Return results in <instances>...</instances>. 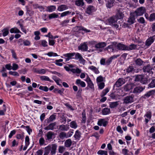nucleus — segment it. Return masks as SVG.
<instances>
[{
    "label": "nucleus",
    "mask_w": 155,
    "mask_h": 155,
    "mask_svg": "<svg viewBox=\"0 0 155 155\" xmlns=\"http://www.w3.org/2000/svg\"><path fill=\"white\" fill-rule=\"evenodd\" d=\"M108 24L109 25L113 26L116 28L119 27V25L117 24V18L114 16L110 17L107 20Z\"/></svg>",
    "instance_id": "f257e3e1"
},
{
    "label": "nucleus",
    "mask_w": 155,
    "mask_h": 155,
    "mask_svg": "<svg viewBox=\"0 0 155 155\" xmlns=\"http://www.w3.org/2000/svg\"><path fill=\"white\" fill-rule=\"evenodd\" d=\"M146 12V9L144 7H141L137 8L134 12L136 16H140L143 15Z\"/></svg>",
    "instance_id": "f03ea898"
},
{
    "label": "nucleus",
    "mask_w": 155,
    "mask_h": 155,
    "mask_svg": "<svg viewBox=\"0 0 155 155\" xmlns=\"http://www.w3.org/2000/svg\"><path fill=\"white\" fill-rule=\"evenodd\" d=\"M153 69V68L149 64L144 66L143 68V72L148 73L150 76H151L153 74V72L152 71Z\"/></svg>",
    "instance_id": "7ed1b4c3"
},
{
    "label": "nucleus",
    "mask_w": 155,
    "mask_h": 155,
    "mask_svg": "<svg viewBox=\"0 0 155 155\" xmlns=\"http://www.w3.org/2000/svg\"><path fill=\"white\" fill-rule=\"evenodd\" d=\"M155 40V35L151 36L147 38L145 42L146 48H148L154 42Z\"/></svg>",
    "instance_id": "20e7f679"
},
{
    "label": "nucleus",
    "mask_w": 155,
    "mask_h": 155,
    "mask_svg": "<svg viewBox=\"0 0 155 155\" xmlns=\"http://www.w3.org/2000/svg\"><path fill=\"white\" fill-rule=\"evenodd\" d=\"M134 102V97L132 95H130L126 97L123 99V104H127Z\"/></svg>",
    "instance_id": "39448f33"
},
{
    "label": "nucleus",
    "mask_w": 155,
    "mask_h": 155,
    "mask_svg": "<svg viewBox=\"0 0 155 155\" xmlns=\"http://www.w3.org/2000/svg\"><path fill=\"white\" fill-rule=\"evenodd\" d=\"M155 94V89L150 91L146 93L144 95L142 96L141 99L143 100L149 98L150 96L154 95Z\"/></svg>",
    "instance_id": "423d86ee"
},
{
    "label": "nucleus",
    "mask_w": 155,
    "mask_h": 155,
    "mask_svg": "<svg viewBox=\"0 0 155 155\" xmlns=\"http://www.w3.org/2000/svg\"><path fill=\"white\" fill-rule=\"evenodd\" d=\"M145 117V121L146 124H147L151 120L152 117V112L150 110L147 111L144 115Z\"/></svg>",
    "instance_id": "0eeeda50"
},
{
    "label": "nucleus",
    "mask_w": 155,
    "mask_h": 155,
    "mask_svg": "<svg viewBox=\"0 0 155 155\" xmlns=\"http://www.w3.org/2000/svg\"><path fill=\"white\" fill-rule=\"evenodd\" d=\"M75 54V53H68L65 54L64 56L65 57V61H67L70 59H74V56Z\"/></svg>",
    "instance_id": "6e6552de"
},
{
    "label": "nucleus",
    "mask_w": 155,
    "mask_h": 155,
    "mask_svg": "<svg viewBox=\"0 0 155 155\" xmlns=\"http://www.w3.org/2000/svg\"><path fill=\"white\" fill-rule=\"evenodd\" d=\"M78 49L82 51H87L88 49L87 43V42H84L78 46Z\"/></svg>",
    "instance_id": "1a4fd4ad"
},
{
    "label": "nucleus",
    "mask_w": 155,
    "mask_h": 155,
    "mask_svg": "<svg viewBox=\"0 0 155 155\" xmlns=\"http://www.w3.org/2000/svg\"><path fill=\"white\" fill-rule=\"evenodd\" d=\"M130 17L128 18L127 22L130 24L131 25L134 24L135 21L136 15L133 13L130 14Z\"/></svg>",
    "instance_id": "9d476101"
},
{
    "label": "nucleus",
    "mask_w": 155,
    "mask_h": 155,
    "mask_svg": "<svg viewBox=\"0 0 155 155\" xmlns=\"http://www.w3.org/2000/svg\"><path fill=\"white\" fill-rule=\"evenodd\" d=\"M125 83V80L123 78H119L116 82L114 85V87H119L121 86Z\"/></svg>",
    "instance_id": "9b49d317"
},
{
    "label": "nucleus",
    "mask_w": 155,
    "mask_h": 155,
    "mask_svg": "<svg viewBox=\"0 0 155 155\" xmlns=\"http://www.w3.org/2000/svg\"><path fill=\"white\" fill-rule=\"evenodd\" d=\"M108 123V121L107 120L105 119H100L98 120L97 124L100 126H103L105 127Z\"/></svg>",
    "instance_id": "f8f14e48"
},
{
    "label": "nucleus",
    "mask_w": 155,
    "mask_h": 155,
    "mask_svg": "<svg viewBox=\"0 0 155 155\" xmlns=\"http://www.w3.org/2000/svg\"><path fill=\"white\" fill-rule=\"evenodd\" d=\"M75 58L77 60H78L81 63H84L85 62V60L83 59L81 54L79 53H75Z\"/></svg>",
    "instance_id": "ddd939ff"
},
{
    "label": "nucleus",
    "mask_w": 155,
    "mask_h": 155,
    "mask_svg": "<svg viewBox=\"0 0 155 155\" xmlns=\"http://www.w3.org/2000/svg\"><path fill=\"white\" fill-rule=\"evenodd\" d=\"M95 11V7L92 5H90L87 8L86 10V13L89 15H90Z\"/></svg>",
    "instance_id": "4468645a"
},
{
    "label": "nucleus",
    "mask_w": 155,
    "mask_h": 155,
    "mask_svg": "<svg viewBox=\"0 0 155 155\" xmlns=\"http://www.w3.org/2000/svg\"><path fill=\"white\" fill-rule=\"evenodd\" d=\"M105 2L106 6L108 8H110L114 4V0H104Z\"/></svg>",
    "instance_id": "2eb2a0df"
},
{
    "label": "nucleus",
    "mask_w": 155,
    "mask_h": 155,
    "mask_svg": "<svg viewBox=\"0 0 155 155\" xmlns=\"http://www.w3.org/2000/svg\"><path fill=\"white\" fill-rule=\"evenodd\" d=\"M117 48L119 50H127V45L121 44L119 43L116 46Z\"/></svg>",
    "instance_id": "dca6fc26"
},
{
    "label": "nucleus",
    "mask_w": 155,
    "mask_h": 155,
    "mask_svg": "<svg viewBox=\"0 0 155 155\" xmlns=\"http://www.w3.org/2000/svg\"><path fill=\"white\" fill-rule=\"evenodd\" d=\"M141 86L137 87H135L133 90V93L134 94H137L141 92L144 89Z\"/></svg>",
    "instance_id": "f3484780"
},
{
    "label": "nucleus",
    "mask_w": 155,
    "mask_h": 155,
    "mask_svg": "<svg viewBox=\"0 0 155 155\" xmlns=\"http://www.w3.org/2000/svg\"><path fill=\"white\" fill-rule=\"evenodd\" d=\"M85 81L87 82V84L88 86L91 89L94 88V84L89 77H88L87 78Z\"/></svg>",
    "instance_id": "a211bd4d"
},
{
    "label": "nucleus",
    "mask_w": 155,
    "mask_h": 155,
    "mask_svg": "<svg viewBox=\"0 0 155 155\" xmlns=\"http://www.w3.org/2000/svg\"><path fill=\"white\" fill-rule=\"evenodd\" d=\"M69 128V126L68 125H60L59 127V129L62 131H67Z\"/></svg>",
    "instance_id": "6ab92c4d"
},
{
    "label": "nucleus",
    "mask_w": 155,
    "mask_h": 155,
    "mask_svg": "<svg viewBox=\"0 0 155 155\" xmlns=\"http://www.w3.org/2000/svg\"><path fill=\"white\" fill-rule=\"evenodd\" d=\"M106 45L107 44L105 42H100L96 44L95 46V47L96 48H102L106 46Z\"/></svg>",
    "instance_id": "aec40b11"
},
{
    "label": "nucleus",
    "mask_w": 155,
    "mask_h": 155,
    "mask_svg": "<svg viewBox=\"0 0 155 155\" xmlns=\"http://www.w3.org/2000/svg\"><path fill=\"white\" fill-rule=\"evenodd\" d=\"M76 84L78 86H80L83 87H85L86 86L85 83L84 81H81L80 79H78L76 80Z\"/></svg>",
    "instance_id": "412c9836"
},
{
    "label": "nucleus",
    "mask_w": 155,
    "mask_h": 155,
    "mask_svg": "<svg viewBox=\"0 0 155 155\" xmlns=\"http://www.w3.org/2000/svg\"><path fill=\"white\" fill-rule=\"evenodd\" d=\"M55 123H52L49 124L48 126L45 127L44 129L45 130H53L54 129V127L56 125Z\"/></svg>",
    "instance_id": "4be33fe9"
},
{
    "label": "nucleus",
    "mask_w": 155,
    "mask_h": 155,
    "mask_svg": "<svg viewBox=\"0 0 155 155\" xmlns=\"http://www.w3.org/2000/svg\"><path fill=\"white\" fill-rule=\"evenodd\" d=\"M102 114L103 115H107L110 113V110L109 108H105L102 111Z\"/></svg>",
    "instance_id": "5701e85b"
},
{
    "label": "nucleus",
    "mask_w": 155,
    "mask_h": 155,
    "mask_svg": "<svg viewBox=\"0 0 155 155\" xmlns=\"http://www.w3.org/2000/svg\"><path fill=\"white\" fill-rule=\"evenodd\" d=\"M88 68L94 71L96 74H98L100 73L98 69L93 66H89Z\"/></svg>",
    "instance_id": "b1692460"
},
{
    "label": "nucleus",
    "mask_w": 155,
    "mask_h": 155,
    "mask_svg": "<svg viewBox=\"0 0 155 155\" xmlns=\"http://www.w3.org/2000/svg\"><path fill=\"white\" fill-rule=\"evenodd\" d=\"M119 104L118 102H112L109 103V106L111 108L116 107Z\"/></svg>",
    "instance_id": "393cba45"
},
{
    "label": "nucleus",
    "mask_w": 155,
    "mask_h": 155,
    "mask_svg": "<svg viewBox=\"0 0 155 155\" xmlns=\"http://www.w3.org/2000/svg\"><path fill=\"white\" fill-rule=\"evenodd\" d=\"M57 146L55 144H53L52 145V147H51V155L54 154L56 153V151L57 149Z\"/></svg>",
    "instance_id": "a878e982"
},
{
    "label": "nucleus",
    "mask_w": 155,
    "mask_h": 155,
    "mask_svg": "<svg viewBox=\"0 0 155 155\" xmlns=\"http://www.w3.org/2000/svg\"><path fill=\"white\" fill-rule=\"evenodd\" d=\"M137 48V45L132 44L129 46L127 45V50L130 51L135 49Z\"/></svg>",
    "instance_id": "bb28decb"
},
{
    "label": "nucleus",
    "mask_w": 155,
    "mask_h": 155,
    "mask_svg": "<svg viewBox=\"0 0 155 155\" xmlns=\"http://www.w3.org/2000/svg\"><path fill=\"white\" fill-rule=\"evenodd\" d=\"M46 11L49 12H52L55 11L56 9V7L54 5H51L47 7Z\"/></svg>",
    "instance_id": "cd10ccee"
},
{
    "label": "nucleus",
    "mask_w": 155,
    "mask_h": 155,
    "mask_svg": "<svg viewBox=\"0 0 155 155\" xmlns=\"http://www.w3.org/2000/svg\"><path fill=\"white\" fill-rule=\"evenodd\" d=\"M115 46L113 44H111L105 48V50H107L109 52H112L113 51Z\"/></svg>",
    "instance_id": "c85d7f7f"
},
{
    "label": "nucleus",
    "mask_w": 155,
    "mask_h": 155,
    "mask_svg": "<svg viewBox=\"0 0 155 155\" xmlns=\"http://www.w3.org/2000/svg\"><path fill=\"white\" fill-rule=\"evenodd\" d=\"M71 71L74 74H80L81 71V70L78 68H71Z\"/></svg>",
    "instance_id": "c756f323"
},
{
    "label": "nucleus",
    "mask_w": 155,
    "mask_h": 155,
    "mask_svg": "<svg viewBox=\"0 0 155 155\" xmlns=\"http://www.w3.org/2000/svg\"><path fill=\"white\" fill-rule=\"evenodd\" d=\"M72 141L71 139L67 140L64 142L65 146L67 147H70L71 145Z\"/></svg>",
    "instance_id": "7c9ffc66"
},
{
    "label": "nucleus",
    "mask_w": 155,
    "mask_h": 155,
    "mask_svg": "<svg viewBox=\"0 0 155 155\" xmlns=\"http://www.w3.org/2000/svg\"><path fill=\"white\" fill-rule=\"evenodd\" d=\"M56 118V116L55 115L53 114L52 115H51L49 118L47 120H45V121H46L47 120V123H49L53 121Z\"/></svg>",
    "instance_id": "2f4dec72"
},
{
    "label": "nucleus",
    "mask_w": 155,
    "mask_h": 155,
    "mask_svg": "<svg viewBox=\"0 0 155 155\" xmlns=\"http://www.w3.org/2000/svg\"><path fill=\"white\" fill-rule=\"evenodd\" d=\"M75 4L79 6H82L84 4L83 0H77L75 2Z\"/></svg>",
    "instance_id": "473e14b6"
},
{
    "label": "nucleus",
    "mask_w": 155,
    "mask_h": 155,
    "mask_svg": "<svg viewBox=\"0 0 155 155\" xmlns=\"http://www.w3.org/2000/svg\"><path fill=\"white\" fill-rule=\"evenodd\" d=\"M155 87V79H153L150 83L148 85V88Z\"/></svg>",
    "instance_id": "72a5a7b5"
},
{
    "label": "nucleus",
    "mask_w": 155,
    "mask_h": 155,
    "mask_svg": "<svg viewBox=\"0 0 155 155\" xmlns=\"http://www.w3.org/2000/svg\"><path fill=\"white\" fill-rule=\"evenodd\" d=\"M149 21L150 22L155 21V13H153L150 15Z\"/></svg>",
    "instance_id": "f704fd0d"
},
{
    "label": "nucleus",
    "mask_w": 155,
    "mask_h": 155,
    "mask_svg": "<svg viewBox=\"0 0 155 155\" xmlns=\"http://www.w3.org/2000/svg\"><path fill=\"white\" fill-rule=\"evenodd\" d=\"M135 63L136 65L140 66L143 64V62L140 58H138L135 60Z\"/></svg>",
    "instance_id": "c9c22d12"
},
{
    "label": "nucleus",
    "mask_w": 155,
    "mask_h": 155,
    "mask_svg": "<svg viewBox=\"0 0 155 155\" xmlns=\"http://www.w3.org/2000/svg\"><path fill=\"white\" fill-rule=\"evenodd\" d=\"M76 28H78V29L79 30H82V31H84L86 33L87 32H91V31L90 30H88L87 29L85 28L82 27V26H80V27H78V26H76L75 27Z\"/></svg>",
    "instance_id": "e433bc0d"
},
{
    "label": "nucleus",
    "mask_w": 155,
    "mask_h": 155,
    "mask_svg": "<svg viewBox=\"0 0 155 155\" xmlns=\"http://www.w3.org/2000/svg\"><path fill=\"white\" fill-rule=\"evenodd\" d=\"M54 135V133L51 131L48 132L46 134L47 139L49 140L52 138V136Z\"/></svg>",
    "instance_id": "4c0bfd02"
},
{
    "label": "nucleus",
    "mask_w": 155,
    "mask_h": 155,
    "mask_svg": "<svg viewBox=\"0 0 155 155\" xmlns=\"http://www.w3.org/2000/svg\"><path fill=\"white\" fill-rule=\"evenodd\" d=\"M70 126L72 128L76 129L78 127V125L75 121H73L70 123Z\"/></svg>",
    "instance_id": "58836bf2"
},
{
    "label": "nucleus",
    "mask_w": 155,
    "mask_h": 155,
    "mask_svg": "<svg viewBox=\"0 0 155 155\" xmlns=\"http://www.w3.org/2000/svg\"><path fill=\"white\" fill-rule=\"evenodd\" d=\"M60 122L63 124H65L66 121V117L64 115H62L60 117Z\"/></svg>",
    "instance_id": "ea45409f"
},
{
    "label": "nucleus",
    "mask_w": 155,
    "mask_h": 155,
    "mask_svg": "<svg viewBox=\"0 0 155 155\" xmlns=\"http://www.w3.org/2000/svg\"><path fill=\"white\" fill-rule=\"evenodd\" d=\"M41 80L42 81H47L51 82V81L50 80L48 77L45 76H41L40 77Z\"/></svg>",
    "instance_id": "a19ab883"
},
{
    "label": "nucleus",
    "mask_w": 155,
    "mask_h": 155,
    "mask_svg": "<svg viewBox=\"0 0 155 155\" xmlns=\"http://www.w3.org/2000/svg\"><path fill=\"white\" fill-rule=\"evenodd\" d=\"M123 14L122 13H117L115 16H114V17H115L117 18V21L118 19H121L123 18Z\"/></svg>",
    "instance_id": "79ce46f5"
},
{
    "label": "nucleus",
    "mask_w": 155,
    "mask_h": 155,
    "mask_svg": "<svg viewBox=\"0 0 155 155\" xmlns=\"http://www.w3.org/2000/svg\"><path fill=\"white\" fill-rule=\"evenodd\" d=\"M68 9V7L65 5H61L59 6V11H63Z\"/></svg>",
    "instance_id": "37998d69"
},
{
    "label": "nucleus",
    "mask_w": 155,
    "mask_h": 155,
    "mask_svg": "<svg viewBox=\"0 0 155 155\" xmlns=\"http://www.w3.org/2000/svg\"><path fill=\"white\" fill-rule=\"evenodd\" d=\"M109 91V90L108 88H106L104 90L101 94V97H103Z\"/></svg>",
    "instance_id": "c03bdc74"
},
{
    "label": "nucleus",
    "mask_w": 155,
    "mask_h": 155,
    "mask_svg": "<svg viewBox=\"0 0 155 155\" xmlns=\"http://www.w3.org/2000/svg\"><path fill=\"white\" fill-rule=\"evenodd\" d=\"M59 137L61 139H63L67 138V133L64 132H61L60 133Z\"/></svg>",
    "instance_id": "a18cd8bd"
},
{
    "label": "nucleus",
    "mask_w": 155,
    "mask_h": 155,
    "mask_svg": "<svg viewBox=\"0 0 155 155\" xmlns=\"http://www.w3.org/2000/svg\"><path fill=\"white\" fill-rule=\"evenodd\" d=\"M143 75H137L135 78V81H140L142 80V78L143 77Z\"/></svg>",
    "instance_id": "49530a36"
},
{
    "label": "nucleus",
    "mask_w": 155,
    "mask_h": 155,
    "mask_svg": "<svg viewBox=\"0 0 155 155\" xmlns=\"http://www.w3.org/2000/svg\"><path fill=\"white\" fill-rule=\"evenodd\" d=\"M2 31L3 32V36L5 37L8 34V29L7 28H4L2 30Z\"/></svg>",
    "instance_id": "de8ad7c7"
},
{
    "label": "nucleus",
    "mask_w": 155,
    "mask_h": 155,
    "mask_svg": "<svg viewBox=\"0 0 155 155\" xmlns=\"http://www.w3.org/2000/svg\"><path fill=\"white\" fill-rule=\"evenodd\" d=\"M51 150V147L48 146L45 148V153L44 155H48Z\"/></svg>",
    "instance_id": "09e8293b"
},
{
    "label": "nucleus",
    "mask_w": 155,
    "mask_h": 155,
    "mask_svg": "<svg viewBox=\"0 0 155 155\" xmlns=\"http://www.w3.org/2000/svg\"><path fill=\"white\" fill-rule=\"evenodd\" d=\"M97 84L98 88L99 89H102L105 86V84L104 82H101L97 83Z\"/></svg>",
    "instance_id": "8fccbe9b"
},
{
    "label": "nucleus",
    "mask_w": 155,
    "mask_h": 155,
    "mask_svg": "<svg viewBox=\"0 0 155 155\" xmlns=\"http://www.w3.org/2000/svg\"><path fill=\"white\" fill-rule=\"evenodd\" d=\"M71 13V12L69 11H67L64 12L61 14V17H62L66 16L67 15L70 14Z\"/></svg>",
    "instance_id": "3c124183"
},
{
    "label": "nucleus",
    "mask_w": 155,
    "mask_h": 155,
    "mask_svg": "<svg viewBox=\"0 0 155 155\" xmlns=\"http://www.w3.org/2000/svg\"><path fill=\"white\" fill-rule=\"evenodd\" d=\"M36 72L39 74H44L45 73L46 71L44 69H41L39 70H37Z\"/></svg>",
    "instance_id": "603ef678"
},
{
    "label": "nucleus",
    "mask_w": 155,
    "mask_h": 155,
    "mask_svg": "<svg viewBox=\"0 0 155 155\" xmlns=\"http://www.w3.org/2000/svg\"><path fill=\"white\" fill-rule=\"evenodd\" d=\"M140 82L143 84H146L148 83V79L144 77V76L142 78V80L140 81Z\"/></svg>",
    "instance_id": "864d4df0"
},
{
    "label": "nucleus",
    "mask_w": 155,
    "mask_h": 155,
    "mask_svg": "<svg viewBox=\"0 0 155 155\" xmlns=\"http://www.w3.org/2000/svg\"><path fill=\"white\" fill-rule=\"evenodd\" d=\"M58 15L55 13H52L49 15V18L50 19L54 18H57Z\"/></svg>",
    "instance_id": "5fc2aeb1"
},
{
    "label": "nucleus",
    "mask_w": 155,
    "mask_h": 155,
    "mask_svg": "<svg viewBox=\"0 0 155 155\" xmlns=\"http://www.w3.org/2000/svg\"><path fill=\"white\" fill-rule=\"evenodd\" d=\"M97 83L102 82L103 81V77L101 76H99L96 79Z\"/></svg>",
    "instance_id": "6e6d98bb"
},
{
    "label": "nucleus",
    "mask_w": 155,
    "mask_h": 155,
    "mask_svg": "<svg viewBox=\"0 0 155 155\" xmlns=\"http://www.w3.org/2000/svg\"><path fill=\"white\" fill-rule=\"evenodd\" d=\"M74 137L76 139L79 138L81 137V133L78 130L76 131L75 135H74Z\"/></svg>",
    "instance_id": "4d7b16f0"
},
{
    "label": "nucleus",
    "mask_w": 155,
    "mask_h": 155,
    "mask_svg": "<svg viewBox=\"0 0 155 155\" xmlns=\"http://www.w3.org/2000/svg\"><path fill=\"white\" fill-rule=\"evenodd\" d=\"M39 89L41 90L44 91L45 92H47L48 90V88L46 86H41L39 87Z\"/></svg>",
    "instance_id": "13d9d810"
},
{
    "label": "nucleus",
    "mask_w": 155,
    "mask_h": 155,
    "mask_svg": "<svg viewBox=\"0 0 155 155\" xmlns=\"http://www.w3.org/2000/svg\"><path fill=\"white\" fill-rule=\"evenodd\" d=\"M107 152L106 150H100L97 152V153L99 155H104L106 153H107Z\"/></svg>",
    "instance_id": "bf43d9fd"
},
{
    "label": "nucleus",
    "mask_w": 155,
    "mask_h": 155,
    "mask_svg": "<svg viewBox=\"0 0 155 155\" xmlns=\"http://www.w3.org/2000/svg\"><path fill=\"white\" fill-rule=\"evenodd\" d=\"M138 21L141 24H144L145 23V20L144 18L143 17H140L139 19H137Z\"/></svg>",
    "instance_id": "052dcab7"
},
{
    "label": "nucleus",
    "mask_w": 155,
    "mask_h": 155,
    "mask_svg": "<svg viewBox=\"0 0 155 155\" xmlns=\"http://www.w3.org/2000/svg\"><path fill=\"white\" fill-rule=\"evenodd\" d=\"M65 150V148L63 146H60L59 147V152L62 153Z\"/></svg>",
    "instance_id": "680f3d73"
},
{
    "label": "nucleus",
    "mask_w": 155,
    "mask_h": 155,
    "mask_svg": "<svg viewBox=\"0 0 155 155\" xmlns=\"http://www.w3.org/2000/svg\"><path fill=\"white\" fill-rule=\"evenodd\" d=\"M11 52L12 53V57L15 59H17L16 54L15 52L13 49H11Z\"/></svg>",
    "instance_id": "e2e57ef3"
},
{
    "label": "nucleus",
    "mask_w": 155,
    "mask_h": 155,
    "mask_svg": "<svg viewBox=\"0 0 155 155\" xmlns=\"http://www.w3.org/2000/svg\"><path fill=\"white\" fill-rule=\"evenodd\" d=\"M9 74L10 75L14 76H19L18 73L16 71H10L9 72Z\"/></svg>",
    "instance_id": "0e129e2a"
},
{
    "label": "nucleus",
    "mask_w": 155,
    "mask_h": 155,
    "mask_svg": "<svg viewBox=\"0 0 155 155\" xmlns=\"http://www.w3.org/2000/svg\"><path fill=\"white\" fill-rule=\"evenodd\" d=\"M18 68V65L15 63H13L12 64V69L13 70H16Z\"/></svg>",
    "instance_id": "69168bd1"
},
{
    "label": "nucleus",
    "mask_w": 155,
    "mask_h": 155,
    "mask_svg": "<svg viewBox=\"0 0 155 155\" xmlns=\"http://www.w3.org/2000/svg\"><path fill=\"white\" fill-rule=\"evenodd\" d=\"M117 131L121 134L123 133V131L122 130L121 127L120 126H118L116 128Z\"/></svg>",
    "instance_id": "338daca9"
},
{
    "label": "nucleus",
    "mask_w": 155,
    "mask_h": 155,
    "mask_svg": "<svg viewBox=\"0 0 155 155\" xmlns=\"http://www.w3.org/2000/svg\"><path fill=\"white\" fill-rule=\"evenodd\" d=\"M150 28L152 32L155 33V22L153 23L151 26Z\"/></svg>",
    "instance_id": "774afa93"
}]
</instances>
